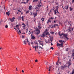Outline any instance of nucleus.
<instances>
[{"mask_svg": "<svg viewBox=\"0 0 74 74\" xmlns=\"http://www.w3.org/2000/svg\"><path fill=\"white\" fill-rule=\"evenodd\" d=\"M59 35H60V36H61V37L62 38V36H63V37H65L66 38V39H69V38H67V34H65L64 33H62V34H59Z\"/></svg>", "mask_w": 74, "mask_h": 74, "instance_id": "obj_1", "label": "nucleus"}, {"mask_svg": "<svg viewBox=\"0 0 74 74\" xmlns=\"http://www.w3.org/2000/svg\"><path fill=\"white\" fill-rule=\"evenodd\" d=\"M34 43H35L37 46L33 47V48H35V51H36V49H37V48L38 49V44L37 41H35L34 42Z\"/></svg>", "mask_w": 74, "mask_h": 74, "instance_id": "obj_2", "label": "nucleus"}, {"mask_svg": "<svg viewBox=\"0 0 74 74\" xmlns=\"http://www.w3.org/2000/svg\"><path fill=\"white\" fill-rule=\"evenodd\" d=\"M35 32L36 33V34H38L40 33V31L38 29H37L35 31Z\"/></svg>", "mask_w": 74, "mask_h": 74, "instance_id": "obj_3", "label": "nucleus"}, {"mask_svg": "<svg viewBox=\"0 0 74 74\" xmlns=\"http://www.w3.org/2000/svg\"><path fill=\"white\" fill-rule=\"evenodd\" d=\"M67 63L68 64V67L69 68V67L70 66V65H71V59H70L69 61Z\"/></svg>", "mask_w": 74, "mask_h": 74, "instance_id": "obj_4", "label": "nucleus"}, {"mask_svg": "<svg viewBox=\"0 0 74 74\" xmlns=\"http://www.w3.org/2000/svg\"><path fill=\"white\" fill-rule=\"evenodd\" d=\"M57 47H63V45L62 46V44H60L59 43H58L57 44Z\"/></svg>", "mask_w": 74, "mask_h": 74, "instance_id": "obj_5", "label": "nucleus"}, {"mask_svg": "<svg viewBox=\"0 0 74 74\" xmlns=\"http://www.w3.org/2000/svg\"><path fill=\"white\" fill-rule=\"evenodd\" d=\"M28 40V39H27H27H25V40L23 41L24 44L26 45V43L27 42V41Z\"/></svg>", "mask_w": 74, "mask_h": 74, "instance_id": "obj_6", "label": "nucleus"}, {"mask_svg": "<svg viewBox=\"0 0 74 74\" xmlns=\"http://www.w3.org/2000/svg\"><path fill=\"white\" fill-rule=\"evenodd\" d=\"M14 19H15V18L14 17H12V18H10V20L11 22H13L14 21Z\"/></svg>", "mask_w": 74, "mask_h": 74, "instance_id": "obj_7", "label": "nucleus"}, {"mask_svg": "<svg viewBox=\"0 0 74 74\" xmlns=\"http://www.w3.org/2000/svg\"><path fill=\"white\" fill-rule=\"evenodd\" d=\"M39 8H40V7H37V6H36V7L35 8V9L36 10V12H38V11L39 10Z\"/></svg>", "mask_w": 74, "mask_h": 74, "instance_id": "obj_8", "label": "nucleus"}, {"mask_svg": "<svg viewBox=\"0 0 74 74\" xmlns=\"http://www.w3.org/2000/svg\"><path fill=\"white\" fill-rule=\"evenodd\" d=\"M41 5H42V3L40 2L39 3V4L38 5H36V6L37 7H40Z\"/></svg>", "mask_w": 74, "mask_h": 74, "instance_id": "obj_9", "label": "nucleus"}, {"mask_svg": "<svg viewBox=\"0 0 74 74\" xmlns=\"http://www.w3.org/2000/svg\"><path fill=\"white\" fill-rule=\"evenodd\" d=\"M74 49H73V52H72V58H73V59H74Z\"/></svg>", "mask_w": 74, "mask_h": 74, "instance_id": "obj_10", "label": "nucleus"}, {"mask_svg": "<svg viewBox=\"0 0 74 74\" xmlns=\"http://www.w3.org/2000/svg\"><path fill=\"white\" fill-rule=\"evenodd\" d=\"M69 32H71V31H73V28H71V27H69Z\"/></svg>", "mask_w": 74, "mask_h": 74, "instance_id": "obj_11", "label": "nucleus"}, {"mask_svg": "<svg viewBox=\"0 0 74 74\" xmlns=\"http://www.w3.org/2000/svg\"><path fill=\"white\" fill-rule=\"evenodd\" d=\"M47 29H46V31H45L44 32V33L46 35H48V34L49 33L48 32V31H47Z\"/></svg>", "mask_w": 74, "mask_h": 74, "instance_id": "obj_12", "label": "nucleus"}, {"mask_svg": "<svg viewBox=\"0 0 74 74\" xmlns=\"http://www.w3.org/2000/svg\"><path fill=\"white\" fill-rule=\"evenodd\" d=\"M51 22H51V20H50V19H49L48 20V21L47 22V24H48L49 23H51Z\"/></svg>", "mask_w": 74, "mask_h": 74, "instance_id": "obj_13", "label": "nucleus"}, {"mask_svg": "<svg viewBox=\"0 0 74 74\" xmlns=\"http://www.w3.org/2000/svg\"><path fill=\"white\" fill-rule=\"evenodd\" d=\"M31 39H32V40H35V39L36 38V37L34 36H31Z\"/></svg>", "mask_w": 74, "mask_h": 74, "instance_id": "obj_14", "label": "nucleus"}, {"mask_svg": "<svg viewBox=\"0 0 74 74\" xmlns=\"http://www.w3.org/2000/svg\"><path fill=\"white\" fill-rule=\"evenodd\" d=\"M39 25L38 26V29H41V27L40 26L41 25V24L40 23H39L38 24Z\"/></svg>", "mask_w": 74, "mask_h": 74, "instance_id": "obj_15", "label": "nucleus"}, {"mask_svg": "<svg viewBox=\"0 0 74 74\" xmlns=\"http://www.w3.org/2000/svg\"><path fill=\"white\" fill-rule=\"evenodd\" d=\"M17 30V33H18V34H19V35H20L21 34V30H19L18 32V30L16 29V30Z\"/></svg>", "mask_w": 74, "mask_h": 74, "instance_id": "obj_16", "label": "nucleus"}, {"mask_svg": "<svg viewBox=\"0 0 74 74\" xmlns=\"http://www.w3.org/2000/svg\"><path fill=\"white\" fill-rule=\"evenodd\" d=\"M33 8V7L32 5H30L29 8V10H31Z\"/></svg>", "mask_w": 74, "mask_h": 74, "instance_id": "obj_17", "label": "nucleus"}, {"mask_svg": "<svg viewBox=\"0 0 74 74\" xmlns=\"http://www.w3.org/2000/svg\"><path fill=\"white\" fill-rule=\"evenodd\" d=\"M59 58H58V60L56 63V65H57V66H59V64H58V63H59Z\"/></svg>", "mask_w": 74, "mask_h": 74, "instance_id": "obj_18", "label": "nucleus"}, {"mask_svg": "<svg viewBox=\"0 0 74 74\" xmlns=\"http://www.w3.org/2000/svg\"><path fill=\"white\" fill-rule=\"evenodd\" d=\"M69 5H68L67 6H66L64 8L65 9H66V10H68V7H69Z\"/></svg>", "mask_w": 74, "mask_h": 74, "instance_id": "obj_19", "label": "nucleus"}, {"mask_svg": "<svg viewBox=\"0 0 74 74\" xmlns=\"http://www.w3.org/2000/svg\"><path fill=\"white\" fill-rule=\"evenodd\" d=\"M2 10L3 9V10H5V5H4L3 7H2Z\"/></svg>", "mask_w": 74, "mask_h": 74, "instance_id": "obj_20", "label": "nucleus"}, {"mask_svg": "<svg viewBox=\"0 0 74 74\" xmlns=\"http://www.w3.org/2000/svg\"><path fill=\"white\" fill-rule=\"evenodd\" d=\"M32 14L34 16V17H35L37 16V13H33Z\"/></svg>", "mask_w": 74, "mask_h": 74, "instance_id": "obj_21", "label": "nucleus"}, {"mask_svg": "<svg viewBox=\"0 0 74 74\" xmlns=\"http://www.w3.org/2000/svg\"><path fill=\"white\" fill-rule=\"evenodd\" d=\"M59 42H60L61 44V45L62 46V45H63V41L62 40H59Z\"/></svg>", "mask_w": 74, "mask_h": 74, "instance_id": "obj_22", "label": "nucleus"}, {"mask_svg": "<svg viewBox=\"0 0 74 74\" xmlns=\"http://www.w3.org/2000/svg\"><path fill=\"white\" fill-rule=\"evenodd\" d=\"M41 37H43V38L45 37V35L44 34V33H43V34L42 35Z\"/></svg>", "mask_w": 74, "mask_h": 74, "instance_id": "obj_23", "label": "nucleus"}, {"mask_svg": "<svg viewBox=\"0 0 74 74\" xmlns=\"http://www.w3.org/2000/svg\"><path fill=\"white\" fill-rule=\"evenodd\" d=\"M6 14L7 15H8V16H9L10 15V13L9 12H6Z\"/></svg>", "mask_w": 74, "mask_h": 74, "instance_id": "obj_24", "label": "nucleus"}, {"mask_svg": "<svg viewBox=\"0 0 74 74\" xmlns=\"http://www.w3.org/2000/svg\"><path fill=\"white\" fill-rule=\"evenodd\" d=\"M58 8H59V6H56V10H58Z\"/></svg>", "mask_w": 74, "mask_h": 74, "instance_id": "obj_25", "label": "nucleus"}, {"mask_svg": "<svg viewBox=\"0 0 74 74\" xmlns=\"http://www.w3.org/2000/svg\"><path fill=\"white\" fill-rule=\"evenodd\" d=\"M33 44H34L33 42L32 41L31 42V45H32V46H33V47H34V45H33Z\"/></svg>", "mask_w": 74, "mask_h": 74, "instance_id": "obj_26", "label": "nucleus"}, {"mask_svg": "<svg viewBox=\"0 0 74 74\" xmlns=\"http://www.w3.org/2000/svg\"><path fill=\"white\" fill-rule=\"evenodd\" d=\"M71 21H69L68 22V23L69 24L70 26H71Z\"/></svg>", "mask_w": 74, "mask_h": 74, "instance_id": "obj_27", "label": "nucleus"}, {"mask_svg": "<svg viewBox=\"0 0 74 74\" xmlns=\"http://www.w3.org/2000/svg\"><path fill=\"white\" fill-rule=\"evenodd\" d=\"M21 19H22V21H24V18H23V16H22V17Z\"/></svg>", "mask_w": 74, "mask_h": 74, "instance_id": "obj_28", "label": "nucleus"}, {"mask_svg": "<svg viewBox=\"0 0 74 74\" xmlns=\"http://www.w3.org/2000/svg\"><path fill=\"white\" fill-rule=\"evenodd\" d=\"M26 27V25L23 26V29H25V27Z\"/></svg>", "mask_w": 74, "mask_h": 74, "instance_id": "obj_29", "label": "nucleus"}, {"mask_svg": "<svg viewBox=\"0 0 74 74\" xmlns=\"http://www.w3.org/2000/svg\"><path fill=\"white\" fill-rule=\"evenodd\" d=\"M56 27V25H55V24H54L53 25V26L51 27L53 28V27Z\"/></svg>", "mask_w": 74, "mask_h": 74, "instance_id": "obj_30", "label": "nucleus"}, {"mask_svg": "<svg viewBox=\"0 0 74 74\" xmlns=\"http://www.w3.org/2000/svg\"><path fill=\"white\" fill-rule=\"evenodd\" d=\"M70 11H71V10H73V8H71V7H70Z\"/></svg>", "mask_w": 74, "mask_h": 74, "instance_id": "obj_31", "label": "nucleus"}, {"mask_svg": "<svg viewBox=\"0 0 74 74\" xmlns=\"http://www.w3.org/2000/svg\"><path fill=\"white\" fill-rule=\"evenodd\" d=\"M5 28H6V29H7V28H8V25H5Z\"/></svg>", "mask_w": 74, "mask_h": 74, "instance_id": "obj_32", "label": "nucleus"}, {"mask_svg": "<svg viewBox=\"0 0 74 74\" xmlns=\"http://www.w3.org/2000/svg\"><path fill=\"white\" fill-rule=\"evenodd\" d=\"M27 42H28V45H30V42H29V41H27Z\"/></svg>", "mask_w": 74, "mask_h": 74, "instance_id": "obj_33", "label": "nucleus"}, {"mask_svg": "<svg viewBox=\"0 0 74 74\" xmlns=\"http://www.w3.org/2000/svg\"><path fill=\"white\" fill-rule=\"evenodd\" d=\"M53 19V17H50L49 18V19Z\"/></svg>", "mask_w": 74, "mask_h": 74, "instance_id": "obj_34", "label": "nucleus"}, {"mask_svg": "<svg viewBox=\"0 0 74 74\" xmlns=\"http://www.w3.org/2000/svg\"><path fill=\"white\" fill-rule=\"evenodd\" d=\"M74 73V69H73V70L72 71V73H71L70 74H73Z\"/></svg>", "mask_w": 74, "mask_h": 74, "instance_id": "obj_35", "label": "nucleus"}, {"mask_svg": "<svg viewBox=\"0 0 74 74\" xmlns=\"http://www.w3.org/2000/svg\"><path fill=\"white\" fill-rule=\"evenodd\" d=\"M37 1H38V0H34L33 2H37Z\"/></svg>", "mask_w": 74, "mask_h": 74, "instance_id": "obj_36", "label": "nucleus"}, {"mask_svg": "<svg viewBox=\"0 0 74 74\" xmlns=\"http://www.w3.org/2000/svg\"><path fill=\"white\" fill-rule=\"evenodd\" d=\"M54 13L56 15V10H54Z\"/></svg>", "mask_w": 74, "mask_h": 74, "instance_id": "obj_37", "label": "nucleus"}, {"mask_svg": "<svg viewBox=\"0 0 74 74\" xmlns=\"http://www.w3.org/2000/svg\"><path fill=\"white\" fill-rule=\"evenodd\" d=\"M44 18H41V20L42 21H44Z\"/></svg>", "mask_w": 74, "mask_h": 74, "instance_id": "obj_38", "label": "nucleus"}, {"mask_svg": "<svg viewBox=\"0 0 74 74\" xmlns=\"http://www.w3.org/2000/svg\"><path fill=\"white\" fill-rule=\"evenodd\" d=\"M16 28H19V25H16Z\"/></svg>", "mask_w": 74, "mask_h": 74, "instance_id": "obj_39", "label": "nucleus"}, {"mask_svg": "<svg viewBox=\"0 0 74 74\" xmlns=\"http://www.w3.org/2000/svg\"><path fill=\"white\" fill-rule=\"evenodd\" d=\"M52 38V39H51ZM52 38H53L52 37L51 38V40H50V41H51V42L52 41V40H53L52 39Z\"/></svg>", "mask_w": 74, "mask_h": 74, "instance_id": "obj_40", "label": "nucleus"}, {"mask_svg": "<svg viewBox=\"0 0 74 74\" xmlns=\"http://www.w3.org/2000/svg\"><path fill=\"white\" fill-rule=\"evenodd\" d=\"M28 28H27L26 29V33H27V32H28Z\"/></svg>", "mask_w": 74, "mask_h": 74, "instance_id": "obj_41", "label": "nucleus"}, {"mask_svg": "<svg viewBox=\"0 0 74 74\" xmlns=\"http://www.w3.org/2000/svg\"><path fill=\"white\" fill-rule=\"evenodd\" d=\"M29 11L28 10L26 12V14H27V13H29Z\"/></svg>", "mask_w": 74, "mask_h": 74, "instance_id": "obj_42", "label": "nucleus"}, {"mask_svg": "<svg viewBox=\"0 0 74 74\" xmlns=\"http://www.w3.org/2000/svg\"><path fill=\"white\" fill-rule=\"evenodd\" d=\"M61 67L62 68L61 69H64V66H61Z\"/></svg>", "mask_w": 74, "mask_h": 74, "instance_id": "obj_43", "label": "nucleus"}, {"mask_svg": "<svg viewBox=\"0 0 74 74\" xmlns=\"http://www.w3.org/2000/svg\"><path fill=\"white\" fill-rule=\"evenodd\" d=\"M50 49H51L52 50H53V47H52L50 48Z\"/></svg>", "mask_w": 74, "mask_h": 74, "instance_id": "obj_44", "label": "nucleus"}, {"mask_svg": "<svg viewBox=\"0 0 74 74\" xmlns=\"http://www.w3.org/2000/svg\"><path fill=\"white\" fill-rule=\"evenodd\" d=\"M1 22H2V21H0V25H1Z\"/></svg>", "mask_w": 74, "mask_h": 74, "instance_id": "obj_45", "label": "nucleus"}, {"mask_svg": "<svg viewBox=\"0 0 74 74\" xmlns=\"http://www.w3.org/2000/svg\"><path fill=\"white\" fill-rule=\"evenodd\" d=\"M52 68L51 66H50L49 67V69H51V68Z\"/></svg>", "mask_w": 74, "mask_h": 74, "instance_id": "obj_46", "label": "nucleus"}, {"mask_svg": "<svg viewBox=\"0 0 74 74\" xmlns=\"http://www.w3.org/2000/svg\"><path fill=\"white\" fill-rule=\"evenodd\" d=\"M38 42H40H40H41V41L40 40H38Z\"/></svg>", "mask_w": 74, "mask_h": 74, "instance_id": "obj_47", "label": "nucleus"}, {"mask_svg": "<svg viewBox=\"0 0 74 74\" xmlns=\"http://www.w3.org/2000/svg\"><path fill=\"white\" fill-rule=\"evenodd\" d=\"M38 62V60H36L35 61V62Z\"/></svg>", "mask_w": 74, "mask_h": 74, "instance_id": "obj_48", "label": "nucleus"}, {"mask_svg": "<svg viewBox=\"0 0 74 74\" xmlns=\"http://www.w3.org/2000/svg\"><path fill=\"white\" fill-rule=\"evenodd\" d=\"M57 21H54V23H56V22H57Z\"/></svg>", "mask_w": 74, "mask_h": 74, "instance_id": "obj_49", "label": "nucleus"}, {"mask_svg": "<svg viewBox=\"0 0 74 74\" xmlns=\"http://www.w3.org/2000/svg\"><path fill=\"white\" fill-rule=\"evenodd\" d=\"M18 12H21L22 13V12L21 11H20V10H18Z\"/></svg>", "mask_w": 74, "mask_h": 74, "instance_id": "obj_50", "label": "nucleus"}, {"mask_svg": "<svg viewBox=\"0 0 74 74\" xmlns=\"http://www.w3.org/2000/svg\"><path fill=\"white\" fill-rule=\"evenodd\" d=\"M40 45H41L42 47H43V46H44V45L42 44V43H40Z\"/></svg>", "mask_w": 74, "mask_h": 74, "instance_id": "obj_51", "label": "nucleus"}, {"mask_svg": "<svg viewBox=\"0 0 74 74\" xmlns=\"http://www.w3.org/2000/svg\"><path fill=\"white\" fill-rule=\"evenodd\" d=\"M22 38H25V36H22Z\"/></svg>", "mask_w": 74, "mask_h": 74, "instance_id": "obj_52", "label": "nucleus"}, {"mask_svg": "<svg viewBox=\"0 0 74 74\" xmlns=\"http://www.w3.org/2000/svg\"><path fill=\"white\" fill-rule=\"evenodd\" d=\"M22 25H24V26L26 25H25V23H23L22 24Z\"/></svg>", "mask_w": 74, "mask_h": 74, "instance_id": "obj_53", "label": "nucleus"}, {"mask_svg": "<svg viewBox=\"0 0 74 74\" xmlns=\"http://www.w3.org/2000/svg\"><path fill=\"white\" fill-rule=\"evenodd\" d=\"M0 49L1 50V49H3L1 47L0 48Z\"/></svg>", "mask_w": 74, "mask_h": 74, "instance_id": "obj_54", "label": "nucleus"}, {"mask_svg": "<svg viewBox=\"0 0 74 74\" xmlns=\"http://www.w3.org/2000/svg\"><path fill=\"white\" fill-rule=\"evenodd\" d=\"M27 0V2L28 3V2L30 0Z\"/></svg>", "mask_w": 74, "mask_h": 74, "instance_id": "obj_55", "label": "nucleus"}, {"mask_svg": "<svg viewBox=\"0 0 74 74\" xmlns=\"http://www.w3.org/2000/svg\"><path fill=\"white\" fill-rule=\"evenodd\" d=\"M51 33L52 34H54V33H53V32H51Z\"/></svg>", "mask_w": 74, "mask_h": 74, "instance_id": "obj_56", "label": "nucleus"}, {"mask_svg": "<svg viewBox=\"0 0 74 74\" xmlns=\"http://www.w3.org/2000/svg\"><path fill=\"white\" fill-rule=\"evenodd\" d=\"M24 71H23V70H22V73H24Z\"/></svg>", "mask_w": 74, "mask_h": 74, "instance_id": "obj_57", "label": "nucleus"}, {"mask_svg": "<svg viewBox=\"0 0 74 74\" xmlns=\"http://www.w3.org/2000/svg\"><path fill=\"white\" fill-rule=\"evenodd\" d=\"M24 4H26L27 2H23Z\"/></svg>", "mask_w": 74, "mask_h": 74, "instance_id": "obj_58", "label": "nucleus"}, {"mask_svg": "<svg viewBox=\"0 0 74 74\" xmlns=\"http://www.w3.org/2000/svg\"><path fill=\"white\" fill-rule=\"evenodd\" d=\"M68 51V48H67L66 49V51Z\"/></svg>", "mask_w": 74, "mask_h": 74, "instance_id": "obj_59", "label": "nucleus"}, {"mask_svg": "<svg viewBox=\"0 0 74 74\" xmlns=\"http://www.w3.org/2000/svg\"><path fill=\"white\" fill-rule=\"evenodd\" d=\"M57 11V12H58V13H59V12H58V10H56V11Z\"/></svg>", "mask_w": 74, "mask_h": 74, "instance_id": "obj_60", "label": "nucleus"}, {"mask_svg": "<svg viewBox=\"0 0 74 74\" xmlns=\"http://www.w3.org/2000/svg\"><path fill=\"white\" fill-rule=\"evenodd\" d=\"M47 10H48V7L47 6Z\"/></svg>", "mask_w": 74, "mask_h": 74, "instance_id": "obj_61", "label": "nucleus"}, {"mask_svg": "<svg viewBox=\"0 0 74 74\" xmlns=\"http://www.w3.org/2000/svg\"><path fill=\"white\" fill-rule=\"evenodd\" d=\"M51 45L52 46L53 45V44H52V43H51Z\"/></svg>", "mask_w": 74, "mask_h": 74, "instance_id": "obj_62", "label": "nucleus"}, {"mask_svg": "<svg viewBox=\"0 0 74 74\" xmlns=\"http://www.w3.org/2000/svg\"><path fill=\"white\" fill-rule=\"evenodd\" d=\"M55 25L56 26H58V24H55Z\"/></svg>", "mask_w": 74, "mask_h": 74, "instance_id": "obj_63", "label": "nucleus"}, {"mask_svg": "<svg viewBox=\"0 0 74 74\" xmlns=\"http://www.w3.org/2000/svg\"><path fill=\"white\" fill-rule=\"evenodd\" d=\"M74 0H72V2H73V3H74Z\"/></svg>", "mask_w": 74, "mask_h": 74, "instance_id": "obj_64", "label": "nucleus"}]
</instances>
